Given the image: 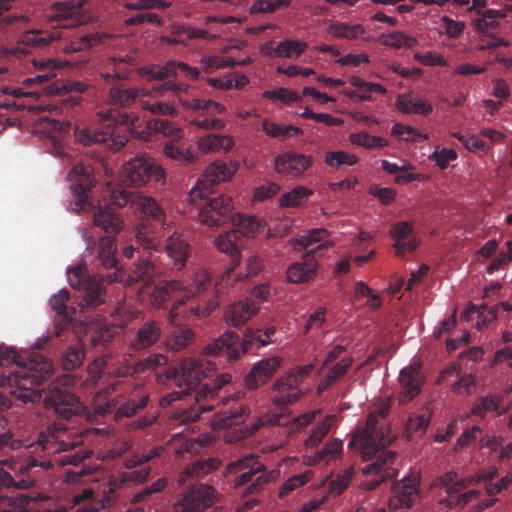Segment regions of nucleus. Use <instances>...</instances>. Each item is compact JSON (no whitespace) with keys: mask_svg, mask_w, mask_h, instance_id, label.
<instances>
[{"mask_svg":"<svg viewBox=\"0 0 512 512\" xmlns=\"http://www.w3.org/2000/svg\"><path fill=\"white\" fill-rule=\"evenodd\" d=\"M236 473L239 475L234 480V489L243 496L257 494L264 484L279 474L275 470L266 472L265 465L255 454H248L227 465L225 474Z\"/></svg>","mask_w":512,"mask_h":512,"instance_id":"f8f14e48","label":"nucleus"},{"mask_svg":"<svg viewBox=\"0 0 512 512\" xmlns=\"http://www.w3.org/2000/svg\"><path fill=\"white\" fill-rule=\"evenodd\" d=\"M350 141L355 145L365 148H381L387 145V140L383 137L373 136L367 132L351 134Z\"/></svg>","mask_w":512,"mask_h":512,"instance_id":"338daca9","label":"nucleus"},{"mask_svg":"<svg viewBox=\"0 0 512 512\" xmlns=\"http://www.w3.org/2000/svg\"><path fill=\"white\" fill-rule=\"evenodd\" d=\"M511 482H512V475L508 474V475L502 477L497 482H489V483L485 484L486 493L491 498L482 501L479 504V508L487 509V508L493 506L495 504V502L497 501V499L493 498V497L496 496L497 494L501 493L503 490L507 489V487L510 485Z\"/></svg>","mask_w":512,"mask_h":512,"instance_id":"13d9d810","label":"nucleus"},{"mask_svg":"<svg viewBox=\"0 0 512 512\" xmlns=\"http://www.w3.org/2000/svg\"><path fill=\"white\" fill-rule=\"evenodd\" d=\"M276 333V327L270 325L264 329H248L242 339L231 331H227L207 344L204 353L208 356L225 357L228 361H236L254 346L260 348L272 342L271 337Z\"/></svg>","mask_w":512,"mask_h":512,"instance_id":"9d476101","label":"nucleus"},{"mask_svg":"<svg viewBox=\"0 0 512 512\" xmlns=\"http://www.w3.org/2000/svg\"><path fill=\"white\" fill-rule=\"evenodd\" d=\"M395 106L405 114L428 115L433 111L432 105L414 92L399 95Z\"/></svg>","mask_w":512,"mask_h":512,"instance_id":"f704fd0d","label":"nucleus"},{"mask_svg":"<svg viewBox=\"0 0 512 512\" xmlns=\"http://www.w3.org/2000/svg\"><path fill=\"white\" fill-rule=\"evenodd\" d=\"M166 485L167 480L165 478H158L152 484L143 487L139 492H137L131 499V504L138 505L148 503L151 500L152 495L162 492Z\"/></svg>","mask_w":512,"mask_h":512,"instance_id":"bf43d9fd","label":"nucleus"},{"mask_svg":"<svg viewBox=\"0 0 512 512\" xmlns=\"http://www.w3.org/2000/svg\"><path fill=\"white\" fill-rule=\"evenodd\" d=\"M161 84L153 86L149 91L152 93L163 96L166 92L171 91L177 98L178 102L186 109L189 110H206L210 114H223L226 111L224 105L217 103L213 100H203L196 97L189 96L190 86L183 82H176L175 78H166Z\"/></svg>","mask_w":512,"mask_h":512,"instance_id":"4468645a","label":"nucleus"},{"mask_svg":"<svg viewBox=\"0 0 512 512\" xmlns=\"http://www.w3.org/2000/svg\"><path fill=\"white\" fill-rule=\"evenodd\" d=\"M234 146V141L227 135H216L209 133L199 137L197 147L204 153L207 152H229Z\"/></svg>","mask_w":512,"mask_h":512,"instance_id":"58836bf2","label":"nucleus"},{"mask_svg":"<svg viewBox=\"0 0 512 512\" xmlns=\"http://www.w3.org/2000/svg\"><path fill=\"white\" fill-rule=\"evenodd\" d=\"M333 416H326L315 428L312 429L305 445L314 448L319 445L322 439L327 435L332 426Z\"/></svg>","mask_w":512,"mask_h":512,"instance_id":"69168bd1","label":"nucleus"},{"mask_svg":"<svg viewBox=\"0 0 512 512\" xmlns=\"http://www.w3.org/2000/svg\"><path fill=\"white\" fill-rule=\"evenodd\" d=\"M96 432L97 429H85L80 433H72L63 424L49 425L40 433L39 445L45 454L52 458L40 460L31 456L19 462L0 461V492L10 488L19 490L32 488L36 483L34 469L37 467L48 470L55 464L80 465L90 456V452L83 448L74 450L83 445L85 436Z\"/></svg>","mask_w":512,"mask_h":512,"instance_id":"f257e3e1","label":"nucleus"},{"mask_svg":"<svg viewBox=\"0 0 512 512\" xmlns=\"http://www.w3.org/2000/svg\"><path fill=\"white\" fill-rule=\"evenodd\" d=\"M502 397L497 395H487L476 400L471 409V414L480 418H485L487 413L493 412L496 416H501L506 409L501 407Z\"/></svg>","mask_w":512,"mask_h":512,"instance_id":"79ce46f5","label":"nucleus"},{"mask_svg":"<svg viewBox=\"0 0 512 512\" xmlns=\"http://www.w3.org/2000/svg\"><path fill=\"white\" fill-rule=\"evenodd\" d=\"M420 476L418 473H410L393 486V496L389 499V507L392 510L408 509L419 498Z\"/></svg>","mask_w":512,"mask_h":512,"instance_id":"b1692460","label":"nucleus"},{"mask_svg":"<svg viewBox=\"0 0 512 512\" xmlns=\"http://www.w3.org/2000/svg\"><path fill=\"white\" fill-rule=\"evenodd\" d=\"M262 130L269 137L282 139L301 133V129L298 127L293 125L282 126L267 119L262 122Z\"/></svg>","mask_w":512,"mask_h":512,"instance_id":"6e6d98bb","label":"nucleus"},{"mask_svg":"<svg viewBox=\"0 0 512 512\" xmlns=\"http://www.w3.org/2000/svg\"><path fill=\"white\" fill-rule=\"evenodd\" d=\"M184 286L176 280L165 282L164 284L154 286L151 293V302L155 306H162L168 299L174 296H183Z\"/></svg>","mask_w":512,"mask_h":512,"instance_id":"a19ab883","label":"nucleus"},{"mask_svg":"<svg viewBox=\"0 0 512 512\" xmlns=\"http://www.w3.org/2000/svg\"><path fill=\"white\" fill-rule=\"evenodd\" d=\"M52 40L54 38L48 32L41 30L27 31L21 37V43L30 47H45Z\"/></svg>","mask_w":512,"mask_h":512,"instance_id":"774afa93","label":"nucleus"},{"mask_svg":"<svg viewBox=\"0 0 512 512\" xmlns=\"http://www.w3.org/2000/svg\"><path fill=\"white\" fill-rule=\"evenodd\" d=\"M238 239L239 237L230 229L216 238L215 245L219 251L230 254L232 260L235 261L236 254L238 253Z\"/></svg>","mask_w":512,"mask_h":512,"instance_id":"e2e57ef3","label":"nucleus"},{"mask_svg":"<svg viewBox=\"0 0 512 512\" xmlns=\"http://www.w3.org/2000/svg\"><path fill=\"white\" fill-rule=\"evenodd\" d=\"M313 191L303 186H298L280 197L281 207H296L304 203Z\"/></svg>","mask_w":512,"mask_h":512,"instance_id":"680f3d73","label":"nucleus"},{"mask_svg":"<svg viewBox=\"0 0 512 512\" xmlns=\"http://www.w3.org/2000/svg\"><path fill=\"white\" fill-rule=\"evenodd\" d=\"M33 64L41 73L25 78L21 87L1 86L2 93L14 99L38 98L42 92L47 95H69L74 104H78L84 95L88 98L96 97L95 86L85 81L55 80L48 83L55 77L54 69L57 65L53 59L33 60Z\"/></svg>","mask_w":512,"mask_h":512,"instance_id":"0eeeda50","label":"nucleus"},{"mask_svg":"<svg viewBox=\"0 0 512 512\" xmlns=\"http://www.w3.org/2000/svg\"><path fill=\"white\" fill-rule=\"evenodd\" d=\"M122 177L124 182L142 186L149 181L164 183L165 173L154 159L146 155H138L124 165Z\"/></svg>","mask_w":512,"mask_h":512,"instance_id":"f3484780","label":"nucleus"},{"mask_svg":"<svg viewBox=\"0 0 512 512\" xmlns=\"http://www.w3.org/2000/svg\"><path fill=\"white\" fill-rule=\"evenodd\" d=\"M258 309V305H256L253 300L249 299L233 303L226 310V322L230 326H241L256 314Z\"/></svg>","mask_w":512,"mask_h":512,"instance_id":"2f4dec72","label":"nucleus"},{"mask_svg":"<svg viewBox=\"0 0 512 512\" xmlns=\"http://www.w3.org/2000/svg\"><path fill=\"white\" fill-rule=\"evenodd\" d=\"M222 464L221 459L209 457L189 464L178 476V484L185 485L197 482L217 470Z\"/></svg>","mask_w":512,"mask_h":512,"instance_id":"c85d7f7f","label":"nucleus"},{"mask_svg":"<svg viewBox=\"0 0 512 512\" xmlns=\"http://www.w3.org/2000/svg\"><path fill=\"white\" fill-rule=\"evenodd\" d=\"M194 337L195 334L190 328L175 327L167 338L166 345L172 351H181L193 342Z\"/></svg>","mask_w":512,"mask_h":512,"instance_id":"de8ad7c7","label":"nucleus"},{"mask_svg":"<svg viewBox=\"0 0 512 512\" xmlns=\"http://www.w3.org/2000/svg\"><path fill=\"white\" fill-rule=\"evenodd\" d=\"M390 235L395 239L393 245L395 255L397 257H404L406 252H413L419 241L413 234V226L410 222H398L391 226Z\"/></svg>","mask_w":512,"mask_h":512,"instance_id":"cd10ccee","label":"nucleus"},{"mask_svg":"<svg viewBox=\"0 0 512 512\" xmlns=\"http://www.w3.org/2000/svg\"><path fill=\"white\" fill-rule=\"evenodd\" d=\"M497 310L498 306L488 307L487 305H481L480 307H477L475 305H470L462 313L461 319L464 321L477 319V329L483 330L496 319Z\"/></svg>","mask_w":512,"mask_h":512,"instance_id":"4c0bfd02","label":"nucleus"},{"mask_svg":"<svg viewBox=\"0 0 512 512\" xmlns=\"http://www.w3.org/2000/svg\"><path fill=\"white\" fill-rule=\"evenodd\" d=\"M161 336V329L156 320H147L128 341L130 355L149 349L156 344Z\"/></svg>","mask_w":512,"mask_h":512,"instance_id":"a878e982","label":"nucleus"},{"mask_svg":"<svg viewBox=\"0 0 512 512\" xmlns=\"http://www.w3.org/2000/svg\"><path fill=\"white\" fill-rule=\"evenodd\" d=\"M274 164L278 173L299 176L311 166L312 160L308 155L286 151L275 158Z\"/></svg>","mask_w":512,"mask_h":512,"instance_id":"bb28decb","label":"nucleus"},{"mask_svg":"<svg viewBox=\"0 0 512 512\" xmlns=\"http://www.w3.org/2000/svg\"><path fill=\"white\" fill-rule=\"evenodd\" d=\"M318 263L315 258L303 255V261L292 263L286 271L287 279L291 283H306L316 276Z\"/></svg>","mask_w":512,"mask_h":512,"instance_id":"7c9ffc66","label":"nucleus"},{"mask_svg":"<svg viewBox=\"0 0 512 512\" xmlns=\"http://www.w3.org/2000/svg\"><path fill=\"white\" fill-rule=\"evenodd\" d=\"M146 98L147 97H143V99H140V106L142 110L159 116L176 117L178 115V111L173 104L162 101L151 102Z\"/></svg>","mask_w":512,"mask_h":512,"instance_id":"4d7b16f0","label":"nucleus"},{"mask_svg":"<svg viewBox=\"0 0 512 512\" xmlns=\"http://www.w3.org/2000/svg\"><path fill=\"white\" fill-rule=\"evenodd\" d=\"M147 128L155 133L170 137L171 141H177L184 136V131L176 126L175 123L163 120L152 119L147 122Z\"/></svg>","mask_w":512,"mask_h":512,"instance_id":"09e8293b","label":"nucleus"},{"mask_svg":"<svg viewBox=\"0 0 512 512\" xmlns=\"http://www.w3.org/2000/svg\"><path fill=\"white\" fill-rule=\"evenodd\" d=\"M93 171L89 163L78 162L68 174L70 180L75 182L71 188L76 197L75 204L79 210H86L90 205L88 192L95 182Z\"/></svg>","mask_w":512,"mask_h":512,"instance_id":"5701e85b","label":"nucleus"},{"mask_svg":"<svg viewBox=\"0 0 512 512\" xmlns=\"http://www.w3.org/2000/svg\"><path fill=\"white\" fill-rule=\"evenodd\" d=\"M128 203L134 206L140 217V222L134 231V243L123 248V255L126 258H132L135 253L139 258L129 273L128 281L131 284L142 282L143 287H148L154 283L155 277L160 273L152 260V252L158 251L161 246L159 231L149 221L153 220L164 226L166 216L162 207L150 196L136 195L126 190L114 191L110 196V204L118 208Z\"/></svg>","mask_w":512,"mask_h":512,"instance_id":"f03ea898","label":"nucleus"},{"mask_svg":"<svg viewBox=\"0 0 512 512\" xmlns=\"http://www.w3.org/2000/svg\"><path fill=\"white\" fill-rule=\"evenodd\" d=\"M358 160L356 155L345 151H328L324 156V163L334 169H339L344 166H353Z\"/></svg>","mask_w":512,"mask_h":512,"instance_id":"864d4df0","label":"nucleus"},{"mask_svg":"<svg viewBox=\"0 0 512 512\" xmlns=\"http://www.w3.org/2000/svg\"><path fill=\"white\" fill-rule=\"evenodd\" d=\"M314 368L313 363L297 366L278 378L272 387L273 391L278 393V396L273 399L277 411L267 412L250 426L241 428L240 438L252 436L262 426L287 425L290 421L288 405L296 402L303 395L299 385L312 373Z\"/></svg>","mask_w":512,"mask_h":512,"instance_id":"1a4fd4ad","label":"nucleus"},{"mask_svg":"<svg viewBox=\"0 0 512 512\" xmlns=\"http://www.w3.org/2000/svg\"><path fill=\"white\" fill-rule=\"evenodd\" d=\"M218 491L208 484H192L180 494L174 512H204L219 501Z\"/></svg>","mask_w":512,"mask_h":512,"instance_id":"2eb2a0df","label":"nucleus"},{"mask_svg":"<svg viewBox=\"0 0 512 512\" xmlns=\"http://www.w3.org/2000/svg\"><path fill=\"white\" fill-rule=\"evenodd\" d=\"M213 369L212 364L195 358H184L176 366L166 369V377L182 391H173L160 399V406L170 407L174 402L184 400L188 402L193 399L196 403L187 407L180 404L177 409L176 418L181 423L195 422L201 413L212 410L213 404L202 403L203 399H214L222 387L231 381V375L222 373L213 380L204 383L198 390L197 387L206 372Z\"/></svg>","mask_w":512,"mask_h":512,"instance_id":"7ed1b4c3","label":"nucleus"},{"mask_svg":"<svg viewBox=\"0 0 512 512\" xmlns=\"http://www.w3.org/2000/svg\"><path fill=\"white\" fill-rule=\"evenodd\" d=\"M67 276L71 287L83 291L82 310H92L106 302L107 294L101 280L88 275L84 266L78 265L69 269Z\"/></svg>","mask_w":512,"mask_h":512,"instance_id":"ddd939ff","label":"nucleus"},{"mask_svg":"<svg viewBox=\"0 0 512 512\" xmlns=\"http://www.w3.org/2000/svg\"><path fill=\"white\" fill-rule=\"evenodd\" d=\"M306 49V44L300 41L285 40L280 42L274 49L273 53L277 57L297 58Z\"/></svg>","mask_w":512,"mask_h":512,"instance_id":"052dcab7","label":"nucleus"},{"mask_svg":"<svg viewBox=\"0 0 512 512\" xmlns=\"http://www.w3.org/2000/svg\"><path fill=\"white\" fill-rule=\"evenodd\" d=\"M85 0H67L64 2H56L53 5L55 16L61 20L71 19L73 24L81 23V13Z\"/></svg>","mask_w":512,"mask_h":512,"instance_id":"37998d69","label":"nucleus"},{"mask_svg":"<svg viewBox=\"0 0 512 512\" xmlns=\"http://www.w3.org/2000/svg\"><path fill=\"white\" fill-rule=\"evenodd\" d=\"M165 249L168 257L173 261V267L176 270H181L189 255V244L182 235L173 234L166 242Z\"/></svg>","mask_w":512,"mask_h":512,"instance_id":"c9c22d12","label":"nucleus"},{"mask_svg":"<svg viewBox=\"0 0 512 512\" xmlns=\"http://www.w3.org/2000/svg\"><path fill=\"white\" fill-rule=\"evenodd\" d=\"M47 409L53 410L55 415L63 420H70L72 417L81 415L86 407L79 398L69 392L66 388L53 386L49 389L43 399Z\"/></svg>","mask_w":512,"mask_h":512,"instance_id":"a211bd4d","label":"nucleus"},{"mask_svg":"<svg viewBox=\"0 0 512 512\" xmlns=\"http://www.w3.org/2000/svg\"><path fill=\"white\" fill-rule=\"evenodd\" d=\"M248 415L249 409L239 405L234 409L224 412L218 420V425L223 429L239 426L245 422Z\"/></svg>","mask_w":512,"mask_h":512,"instance_id":"603ef678","label":"nucleus"},{"mask_svg":"<svg viewBox=\"0 0 512 512\" xmlns=\"http://www.w3.org/2000/svg\"><path fill=\"white\" fill-rule=\"evenodd\" d=\"M211 278L210 275L204 269H197L193 273L192 283L188 288L184 286L182 290L183 296L179 298L178 302L182 303L184 299H188L191 296L201 293L204 291L208 285L210 284Z\"/></svg>","mask_w":512,"mask_h":512,"instance_id":"8fccbe9b","label":"nucleus"},{"mask_svg":"<svg viewBox=\"0 0 512 512\" xmlns=\"http://www.w3.org/2000/svg\"><path fill=\"white\" fill-rule=\"evenodd\" d=\"M238 164L217 160L211 163L189 193V198L199 210L201 223L218 227L228 224L234 211L233 200L225 194H216L213 187L225 182L236 173Z\"/></svg>","mask_w":512,"mask_h":512,"instance_id":"423d86ee","label":"nucleus"},{"mask_svg":"<svg viewBox=\"0 0 512 512\" xmlns=\"http://www.w3.org/2000/svg\"><path fill=\"white\" fill-rule=\"evenodd\" d=\"M69 299L70 295L66 289H62L50 299L52 309L67 320L73 319L76 314V308L67 305Z\"/></svg>","mask_w":512,"mask_h":512,"instance_id":"5fc2aeb1","label":"nucleus"},{"mask_svg":"<svg viewBox=\"0 0 512 512\" xmlns=\"http://www.w3.org/2000/svg\"><path fill=\"white\" fill-rule=\"evenodd\" d=\"M148 400L149 396L147 394H141L128 399L117 408L115 412V420L135 415L139 410L146 407Z\"/></svg>","mask_w":512,"mask_h":512,"instance_id":"3c124183","label":"nucleus"},{"mask_svg":"<svg viewBox=\"0 0 512 512\" xmlns=\"http://www.w3.org/2000/svg\"><path fill=\"white\" fill-rule=\"evenodd\" d=\"M100 77L105 84L104 101L111 107L99 110V118L107 122L133 126L139 120L138 114L122 110L130 109L136 103L140 104V99L149 97L150 91L143 87L127 86L124 81L128 80V74L119 69L115 71V74L101 73Z\"/></svg>","mask_w":512,"mask_h":512,"instance_id":"6e6552de","label":"nucleus"},{"mask_svg":"<svg viewBox=\"0 0 512 512\" xmlns=\"http://www.w3.org/2000/svg\"><path fill=\"white\" fill-rule=\"evenodd\" d=\"M327 32L336 39L354 40L365 33V28L362 24L333 22L328 26Z\"/></svg>","mask_w":512,"mask_h":512,"instance_id":"a18cd8bd","label":"nucleus"},{"mask_svg":"<svg viewBox=\"0 0 512 512\" xmlns=\"http://www.w3.org/2000/svg\"><path fill=\"white\" fill-rule=\"evenodd\" d=\"M93 222L108 234H118L123 227L120 215L109 206L100 207L94 214Z\"/></svg>","mask_w":512,"mask_h":512,"instance_id":"e433bc0d","label":"nucleus"},{"mask_svg":"<svg viewBox=\"0 0 512 512\" xmlns=\"http://www.w3.org/2000/svg\"><path fill=\"white\" fill-rule=\"evenodd\" d=\"M138 74L147 81L163 80L166 78H177L179 74H183L190 80L198 79L200 71L196 67H191L181 61H167L165 65H151L148 67H140Z\"/></svg>","mask_w":512,"mask_h":512,"instance_id":"4be33fe9","label":"nucleus"},{"mask_svg":"<svg viewBox=\"0 0 512 512\" xmlns=\"http://www.w3.org/2000/svg\"><path fill=\"white\" fill-rule=\"evenodd\" d=\"M53 373L52 363L37 356L27 364L10 347L0 344V386L8 387V392H0V410L13 406L39 403L42 399L39 386Z\"/></svg>","mask_w":512,"mask_h":512,"instance_id":"39448f33","label":"nucleus"},{"mask_svg":"<svg viewBox=\"0 0 512 512\" xmlns=\"http://www.w3.org/2000/svg\"><path fill=\"white\" fill-rule=\"evenodd\" d=\"M159 452V448H152L148 451L134 454L130 458L126 459L124 462V467L130 471L120 473L117 478L110 481V485H113L114 487H121L128 483L140 484L145 482L151 473V468L146 466L140 470L133 469L138 466H142L150 460L154 459L159 455Z\"/></svg>","mask_w":512,"mask_h":512,"instance_id":"412c9836","label":"nucleus"},{"mask_svg":"<svg viewBox=\"0 0 512 512\" xmlns=\"http://www.w3.org/2000/svg\"><path fill=\"white\" fill-rule=\"evenodd\" d=\"M83 359L84 351L78 344L76 346H69L63 352L62 367L66 371H72L81 365Z\"/></svg>","mask_w":512,"mask_h":512,"instance_id":"0e129e2a","label":"nucleus"},{"mask_svg":"<svg viewBox=\"0 0 512 512\" xmlns=\"http://www.w3.org/2000/svg\"><path fill=\"white\" fill-rule=\"evenodd\" d=\"M477 14L478 17L472 20V25L476 32L482 34L498 28L499 19L506 17L505 11L495 9L477 10Z\"/></svg>","mask_w":512,"mask_h":512,"instance_id":"ea45409f","label":"nucleus"},{"mask_svg":"<svg viewBox=\"0 0 512 512\" xmlns=\"http://www.w3.org/2000/svg\"><path fill=\"white\" fill-rule=\"evenodd\" d=\"M231 229L240 238V236H253L260 227L259 220L254 216H245L238 213H232V219L228 221Z\"/></svg>","mask_w":512,"mask_h":512,"instance_id":"c03bdc74","label":"nucleus"},{"mask_svg":"<svg viewBox=\"0 0 512 512\" xmlns=\"http://www.w3.org/2000/svg\"><path fill=\"white\" fill-rule=\"evenodd\" d=\"M141 315V311L120 306L115 310L116 323H101L95 327L90 337L92 345L106 346L114 337L122 333L126 325Z\"/></svg>","mask_w":512,"mask_h":512,"instance_id":"aec40b11","label":"nucleus"},{"mask_svg":"<svg viewBox=\"0 0 512 512\" xmlns=\"http://www.w3.org/2000/svg\"><path fill=\"white\" fill-rule=\"evenodd\" d=\"M353 363L354 358L349 356L326 367V373L317 386V394L320 395L335 385L348 372Z\"/></svg>","mask_w":512,"mask_h":512,"instance_id":"473e14b6","label":"nucleus"},{"mask_svg":"<svg viewBox=\"0 0 512 512\" xmlns=\"http://www.w3.org/2000/svg\"><path fill=\"white\" fill-rule=\"evenodd\" d=\"M399 380L402 386V391L399 397L401 403L409 402L419 394L422 379L418 367L410 366L402 369Z\"/></svg>","mask_w":512,"mask_h":512,"instance_id":"c756f323","label":"nucleus"},{"mask_svg":"<svg viewBox=\"0 0 512 512\" xmlns=\"http://www.w3.org/2000/svg\"><path fill=\"white\" fill-rule=\"evenodd\" d=\"M390 410V400L380 399L370 412L366 427L358 430L348 444V448L359 450L364 460L374 461L362 468L364 475L377 476L374 480H367L361 483V488L372 491L377 489L383 482L396 477V470L393 464L396 453L392 450H385L394 437L389 427L382 421L385 420Z\"/></svg>","mask_w":512,"mask_h":512,"instance_id":"20e7f679","label":"nucleus"},{"mask_svg":"<svg viewBox=\"0 0 512 512\" xmlns=\"http://www.w3.org/2000/svg\"><path fill=\"white\" fill-rule=\"evenodd\" d=\"M496 476L497 469L495 467L483 468L474 476L466 478H458L456 472L449 471L437 479L438 485L447 494V497L441 503L449 508H463L481 495L478 490L471 489L463 492L465 489L480 482H485V484L492 482Z\"/></svg>","mask_w":512,"mask_h":512,"instance_id":"9b49d317","label":"nucleus"},{"mask_svg":"<svg viewBox=\"0 0 512 512\" xmlns=\"http://www.w3.org/2000/svg\"><path fill=\"white\" fill-rule=\"evenodd\" d=\"M328 237L329 232L325 228H313L306 235L296 239V248L307 249L309 246L321 242L317 247L306 252V255L315 258L317 255H321L322 250L331 245Z\"/></svg>","mask_w":512,"mask_h":512,"instance_id":"72a5a7b5","label":"nucleus"},{"mask_svg":"<svg viewBox=\"0 0 512 512\" xmlns=\"http://www.w3.org/2000/svg\"><path fill=\"white\" fill-rule=\"evenodd\" d=\"M75 137L77 141L84 145L99 143L112 151L120 150L128 141L125 129L112 125L111 123H109L107 127L94 130H77Z\"/></svg>","mask_w":512,"mask_h":512,"instance_id":"6ab92c4d","label":"nucleus"},{"mask_svg":"<svg viewBox=\"0 0 512 512\" xmlns=\"http://www.w3.org/2000/svg\"><path fill=\"white\" fill-rule=\"evenodd\" d=\"M350 83L358 89L360 94H356L354 91L347 92L349 97L357 96L361 101H367L371 99L372 93L385 94L387 89L378 83L367 82L358 76H353L350 79Z\"/></svg>","mask_w":512,"mask_h":512,"instance_id":"49530a36","label":"nucleus"},{"mask_svg":"<svg viewBox=\"0 0 512 512\" xmlns=\"http://www.w3.org/2000/svg\"><path fill=\"white\" fill-rule=\"evenodd\" d=\"M283 363L280 356H272L255 363L245 377L248 389H256L268 382Z\"/></svg>","mask_w":512,"mask_h":512,"instance_id":"393cba45","label":"nucleus"},{"mask_svg":"<svg viewBox=\"0 0 512 512\" xmlns=\"http://www.w3.org/2000/svg\"><path fill=\"white\" fill-rule=\"evenodd\" d=\"M87 244V250L96 251V258L99 265L109 271L107 274H101V279H105L109 283L121 280V270L118 267V259L116 257L115 239L111 236H103L98 241L89 233L84 234Z\"/></svg>","mask_w":512,"mask_h":512,"instance_id":"dca6fc26","label":"nucleus"}]
</instances>
